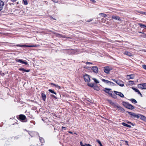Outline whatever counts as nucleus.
<instances>
[{"mask_svg":"<svg viewBox=\"0 0 146 146\" xmlns=\"http://www.w3.org/2000/svg\"><path fill=\"white\" fill-rule=\"evenodd\" d=\"M123 105L126 108L130 110H133L134 109V107L133 106L128 103L124 102Z\"/></svg>","mask_w":146,"mask_h":146,"instance_id":"obj_1","label":"nucleus"},{"mask_svg":"<svg viewBox=\"0 0 146 146\" xmlns=\"http://www.w3.org/2000/svg\"><path fill=\"white\" fill-rule=\"evenodd\" d=\"M128 113L131 115L132 117H135L137 118H139V114H136L134 113L131 112H127Z\"/></svg>","mask_w":146,"mask_h":146,"instance_id":"obj_2","label":"nucleus"},{"mask_svg":"<svg viewBox=\"0 0 146 146\" xmlns=\"http://www.w3.org/2000/svg\"><path fill=\"white\" fill-rule=\"evenodd\" d=\"M102 80L103 82L107 84L113 86L114 85V84L113 82L110 81H109L106 80L104 79H102Z\"/></svg>","mask_w":146,"mask_h":146,"instance_id":"obj_3","label":"nucleus"},{"mask_svg":"<svg viewBox=\"0 0 146 146\" xmlns=\"http://www.w3.org/2000/svg\"><path fill=\"white\" fill-rule=\"evenodd\" d=\"M84 79L86 82H89L90 81V79L88 75L85 74L84 76Z\"/></svg>","mask_w":146,"mask_h":146,"instance_id":"obj_4","label":"nucleus"},{"mask_svg":"<svg viewBox=\"0 0 146 146\" xmlns=\"http://www.w3.org/2000/svg\"><path fill=\"white\" fill-rule=\"evenodd\" d=\"M15 60L17 62H20L21 64H24L25 65L28 64L27 62L25 60V61H24L22 60L17 58Z\"/></svg>","mask_w":146,"mask_h":146,"instance_id":"obj_5","label":"nucleus"},{"mask_svg":"<svg viewBox=\"0 0 146 146\" xmlns=\"http://www.w3.org/2000/svg\"><path fill=\"white\" fill-rule=\"evenodd\" d=\"M138 86L139 88L144 89H146V83H143L139 84L138 85Z\"/></svg>","mask_w":146,"mask_h":146,"instance_id":"obj_6","label":"nucleus"},{"mask_svg":"<svg viewBox=\"0 0 146 146\" xmlns=\"http://www.w3.org/2000/svg\"><path fill=\"white\" fill-rule=\"evenodd\" d=\"M112 69L109 67H105L104 68V71L105 73L108 74L109 73L110 71Z\"/></svg>","mask_w":146,"mask_h":146,"instance_id":"obj_7","label":"nucleus"},{"mask_svg":"<svg viewBox=\"0 0 146 146\" xmlns=\"http://www.w3.org/2000/svg\"><path fill=\"white\" fill-rule=\"evenodd\" d=\"M116 83L120 86L123 87L124 86L123 82L121 80H117Z\"/></svg>","mask_w":146,"mask_h":146,"instance_id":"obj_8","label":"nucleus"},{"mask_svg":"<svg viewBox=\"0 0 146 146\" xmlns=\"http://www.w3.org/2000/svg\"><path fill=\"white\" fill-rule=\"evenodd\" d=\"M114 92L116 95H118L122 98H123L124 97V95L121 92H118L115 91H114Z\"/></svg>","mask_w":146,"mask_h":146,"instance_id":"obj_9","label":"nucleus"},{"mask_svg":"<svg viewBox=\"0 0 146 146\" xmlns=\"http://www.w3.org/2000/svg\"><path fill=\"white\" fill-rule=\"evenodd\" d=\"M92 70L95 73H98V68L97 66H93L92 68Z\"/></svg>","mask_w":146,"mask_h":146,"instance_id":"obj_10","label":"nucleus"},{"mask_svg":"<svg viewBox=\"0 0 146 146\" xmlns=\"http://www.w3.org/2000/svg\"><path fill=\"white\" fill-rule=\"evenodd\" d=\"M114 107L115 108H117V109L119 110H120L122 111H124V109L122 107H120L119 105H114Z\"/></svg>","mask_w":146,"mask_h":146,"instance_id":"obj_11","label":"nucleus"},{"mask_svg":"<svg viewBox=\"0 0 146 146\" xmlns=\"http://www.w3.org/2000/svg\"><path fill=\"white\" fill-rule=\"evenodd\" d=\"M114 107L115 108H117V109L119 110H120L122 111H124V109L122 107H120L119 105H114Z\"/></svg>","mask_w":146,"mask_h":146,"instance_id":"obj_12","label":"nucleus"},{"mask_svg":"<svg viewBox=\"0 0 146 146\" xmlns=\"http://www.w3.org/2000/svg\"><path fill=\"white\" fill-rule=\"evenodd\" d=\"M4 5V2L0 0V11L3 9Z\"/></svg>","mask_w":146,"mask_h":146,"instance_id":"obj_13","label":"nucleus"},{"mask_svg":"<svg viewBox=\"0 0 146 146\" xmlns=\"http://www.w3.org/2000/svg\"><path fill=\"white\" fill-rule=\"evenodd\" d=\"M111 18L112 19H115V20L119 21H121L120 17L118 16L113 15L112 16Z\"/></svg>","mask_w":146,"mask_h":146,"instance_id":"obj_14","label":"nucleus"},{"mask_svg":"<svg viewBox=\"0 0 146 146\" xmlns=\"http://www.w3.org/2000/svg\"><path fill=\"white\" fill-rule=\"evenodd\" d=\"M17 46H20L21 47H33V45H20L19 44H17Z\"/></svg>","mask_w":146,"mask_h":146,"instance_id":"obj_15","label":"nucleus"},{"mask_svg":"<svg viewBox=\"0 0 146 146\" xmlns=\"http://www.w3.org/2000/svg\"><path fill=\"white\" fill-rule=\"evenodd\" d=\"M132 89H133V90L134 91H135V92L138 93V94H139L141 97L142 96V94L140 92V91H139V90H138L137 89L135 88H133V87L132 88Z\"/></svg>","mask_w":146,"mask_h":146,"instance_id":"obj_16","label":"nucleus"},{"mask_svg":"<svg viewBox=\"0 0 146 146\" xmlns=\"http://www.w3.org/2000/svg\"><path fill=\"white\" fill-rule=\"evenodd\" d=\"M123 53L128 56H133V54H132L130 52H128V51H125Z\"/></svg>","mask_w":146,"mask_h":146,"instance_id":"obj_17","label":"nucleus"},{"mask_svg":"<svg viewBox=\"0 0 146 146\" xmlns=\"http://www.w3.org/2000/svg\"><path fill=\"white\" fill-rule=\"evenodd\" d=\"M19 118L20 119L24 120L26 119V117L23 115H19Z\"/></svg>","mask_w":146,"mask_h":146,"instance_id":"obj_18","label":"nucleus"},{"mask_svg":"<svg viewBox=\"0 0 146 146\" xmlns=\"http://www.w3.org/2000/svg\"><path fill=\"white\" fill-rule=\"evenodd\" d=\"M111 90V89L110 88H106L105 90H103L106 93L109 94L111 95V93H110L109 91Z\"/></svg>","mask_w":146,"mask_h":146,"instance_id":"obj_19","label":"nucleus"},{"mask_svg":"<svg viewBox=\"0 0 146 146\" xmlns=\"http://www.w3.org/2000/svg\"><path fill=\"white\" fill-rule=\"evenodd\" d=\"M41 97L42 100L44 101H45L46 98V96L45 94L43 93H42L41 94Z\"/></svg>","mask_w":146,"mask_h":146,"instance_id":"obj_20","label":"nucleus"},{"mask_svg":"<svg viewBox=\"0 0 146 146\" xmlns=\"http://www.w3.org/2000/svg\"><path fill=\"white\" fill-rule=\"evenodd\" d=\"M139 117L143 120L144 121L146 120V117L143 115L139 114Z\"/></svg>","mask_w":146,"mask_h":146,"instance_id":"obj_21","label":"nucleus"},{"mask_svg":"<svg viewBox=\"0 0 146 146\" xmlns=\"http://www.w3.org/2000/svg\"><path fill=\"white\" fill-rule=\"evenodd\" d=\"M50 84L51 85L54 86L55 87L58 88V89H60L61 88L58 85H56L53 83H51Z\"/></svg>","mask_w":146,"mask_h":146,"instance_id":"obj_22","label":"nucleus"},{"mask_svg":"<svg viewBox=\"0 0 146 146\" xmlns=\"http://www.w3.org/2000/svg\"><path fill=\"white\" fill-rule=\"evenodd\" d=\"M133 75H129L127 76V78L128 79L133 78Z\"/></svg>","mask_w":146,"mask_h":146,"instance_id":"obj_23","label":"nucleus"},{"mask_svg":"<svg viewBox=\"0 0 146 146\" xmlns=\"http://www.w3.org/2000/svg\"><path fill=\"white\" fill-rule=\"evenodd\" d=\"M138 25H139L141 28H145L146 29V25L140 23H138Z\"/></svg>","mask_w":146,"mask_h":146,"instance_id":"obj_24","label":"nucleus"},{"mask_svg":"<svg viewBox=\"0 0 146 146\" xmlns=\"http://www.w3.org/2000/svg\"><path fill=\"white\" fill-rule=\"evenodd\" d=\"M122 124L124 126L128 127L129 128H130L131 127V125H128L125 123L123 122L122 123Z\"/></svg>","mask_w":146,"mask_h":146,"instance_id":"obj_25","label":"nucleus"},{"mask_svg":"<svg viewBox=\"0 0 146 146\" xmlns=\"http://www.w3.org/2000/svg\"><path fill=\"white\" fill-rule=\"evenodd\" d=\"M58 36L59 37H63V38H70L69 37H65V36H63V35H60V34H58Z\"/></svg>","mask_w":146,"mask_h":146,"instance_id":"obj_26","label":"nucleus"},{"mask_svg":"<svg viewBox=\"0 0 146 146\" xmlns=\"http://www.w3.org/2000/svg\"><path fill=\"white\" fill-rule=\"evenodd\" d=\"M130 101L132 102V103H137V101L135 100V99H130Z\"/></svg>","mask_w":146,"mask_h":146,"instance_id":"obj_27","label":"nucleus"},{"mask_svg":"<svg viewBox=\"0 0 146 146\" xmlns=\"http://www.w3.org/2000/svg\"><path fill=\"white\" fill-rule=\"evenodd\" d=\"M40 141L42 143H43L44 142V141L43 138L40 137L39 138Z\"/></svg>","mask_w":146,"mask_h":146,"instance_id":"obj_28","label":"nucleus"},{"mask_svg":"<svg viewBox=\"0 0 146 146\" xmlns=\"http://www.w3.org/2000/svg\"><path fill=\"white\" fill-rule=\"evenodd\" d=\"M93 88L94 89L98 91L99 90V88L98 86H94V87H93Z\"/></svg>","mask_w":146,"mask_h":146,"instance_id":"obj_29","label":"nucleus"},{"mask_svg":"<svg viewBox=\"0 0 146 146\" xmlns=\"http://www.w3.org/2000/svg\"><path fill=\"white\" fill-rule=\"evenodd\" d=\"M23 2L24 4L25 5H27L28 4V2L27 0H23Z\"/></svg>","mask_w":146,"mask_h":146,"instance_id":"obj_30","label":"nucleus"},{"mask_svg":"<svg viewBox=\"0 0 146 146\" xmlns=\"http://www.w3.org/2000/svg\"><path fill=\"white\" fill-rule=\"evenodd\" d=\"M88 86L93 87L94 86V85L92 83H88Z\"/></svg>","mask_w":146,"mask_h":146,"instance_id":"obj_31","label":"nucleus"},{"mask_svg":"<svg viewBox=\"0 0 146 146\" xmlns=\"http://www.w3.org/2000/svg\"><path fill=\"white\" fill-rule=\"evenodd\" d=\"M96 141L99 144L100 146H103L102 145L101 142L99 140L97 139L96 140Z\"/></svg>","mask_w":146,"mask_h":146,"instance_id":"obj_32","label":"nucleus"},{"mask_svg":"<svg viewBox=\"0 0 146 146\" xmlns=\"http://www.w3.org/2000/svg\"><path fill=\"white\" fill-rule=\"evenodd\" d=\"M48 91L51 92V93H53V94H56V92H54V91L52 90H51V89H49V90Z\"/></svg>","mask_w":146,"mask_h":146,"instance_id":"obj_33","label":"nucleus"},{"mask_svg":"<svg viewBox=\"0 0 146 146\" xmlns=\"http://www.w3.org/2000/svg\"><path fill=\"white\" fill-rule=\"evenodd\" d=\"M93 79L94 80L95 82L96 83H99V81L96 78H93Z\"/></svg>","mask_w":146,"mask_h":146,"instance_id":"obj_34","label":"nucleus"},{"mask_svg":"<svg viewBox=\"0 0 146 146\" xmlns=\"http://www.w3.org/2000/svg\"><path fill=\"white\" fill-rule=\"evenodd\" d=\"M130 84L133 85L134 84V82L133 81H129V82Z\"/></svg>","mask_w":146,"mask_h":146,"instance_id":"obj_35","label":"nucleus"},{"mask_svg":"<svg viewBox=\"0 0 146 146\" xmlns=\"http://www.w3.org/2000/svg\"><path fill=\"white\" fill-rule=\"evenodd\" d=\"M25 69L23 68H21L19 69V70L21 71H24L25 72Z\"/></svg>","mask_w":146,"mask_h":146,"instance_id":"obj_36","label":"nucleus"},{"mask_svg":"<svg viewBox=\"0 0 146 146\" xmlns=\"http://www.w3.org/2000/svg\"><path fill=\"white\" fill-rule=\"evenodd\" d=\"M110 95L111 96V97H113L114 98H115V97L116 96L115 95L113 94L112 93H111Z\"/></svg>","mask_w":146,"mask_h":146,"instance_id":"obj_37","label":"nucleus"},{"mask_svg":"<svg viewBox=\"0 0 146 146\" xmlns=\"http://www.w3.org/2000/svg\"><path fill=\"white\" fill-rule=\"evenodd\" d=\"M140 13L141 14H142L145 15H146V12H140Z\"/></svg>","mask_w":146,"mask_h":146,"instance_id":"obj_38","label":"nucleus"},{"mask_svg":"<svg viewBox=\"0 0 146 146\" xmlns=\"http://www.w3.org/2000/svg\"><path fill=\"white\" fill-rule=\"evenodd\" d=\"M102 15H103V17H106L107 16V15L105 14L104 13L103 14H102Z\"/></svg>","mask_w":146,"mask_h":146,"instance_id":"obj_39","label":"nucleus"},{"mask_svg":"<svg viewBox=\"0 0 146 146\" xmlns=\"http://www.w3.org/2000/svg\"><path fill=\"white\" fill-rule=\"evenodd\" d=\"M143 68L145 70H146V65H143Z\"/></svg>","mask_w":146,"mask_h":146,"instance_id":"obj_40","label":"nucleus"},{"mask_svg":"<svg viewBox=\"0 0 146 146\" xmlns=\"http://www.w3.org/2000/svg\"><path fill=\"white\" fill-rule=\"evenodd\" d=\"M86 64H92V62H87L86 63Z\"/></svg>","mask_w":146,"mask_h":146,"instance_id":"obj_41","label":"nucleus"},{"mask_svg":"<svg viewBox=\"0 0 146 146\" xmlns=\"http://www.w3.org/2000/svg\"><path fill=\"white\" fill-rule=\"evenodd\" d=\"M127 123H129V124H131V125H133V123H131V122H130L128 121V122H127Z\"/></svg>","mask_w":146,"mask_h":146,"instance_id":"obj_42","label":"nucleus"},{"mask_svg":"<svg viewBox=\"0 0 146 146\" xmlns=\"http://www.w3.org/2000/svg\"><path fill=\"white\" fill-rule=\"evenodd\" d=\"M33 133H36V134L37 133L36 132H31V133H30V135H31V136L32 137H33V136L31 135V134Z\"/></svg>","mask_w":146,"mask_h":146,"instance_id":"obj_43","label":"nucleus"},{"mask_svg":"<svg viewBox=\"0 0 146 146\" xmlns=\"http://www.w3.org/2000/svg\"><path fill=\"white\" fill-rule=\"evenodd\" d=\"M30 71V70H26L25 69V72H29Z\"/></svg>","mask_w":146,"mask_h":146,"instance_id":"obj_44","label":"nucleus"},{"mask_svg":"<svg viewBox=\"0 0 146 146\" xmlns=\"http://www.w3.org/2000/svg\"><path fill=\"white\" fill-rule=\"evenodd\" d=\"M51 96L52 97H53V98H55L56 99L57 98L54 95H51Z\"/></svg>","mask_w":146,"mask_h":146,"instance_id":"obj_45","label":"nucleus"},{"mask_svg":"<svg viewBox=\"0 0 146 146\" xmlns=\"http://www.w3.org/2000/svg\"><path fill=\"white\" fill-rule=\"evenodd\" d=\"M31 123H33L34 125L35 124V122L33 121H31Z\"/></svg>","mask_w":146,"mask_h":146,"instance_id":"obj_46","label":"nucleus"},{"mask_svg":"<svg viewBox=\"0 0 146 146\" xmlns=\"http://www.w3.org/2000/svg\"><path fill=\"white\" fill-rule=\"evenodd\" d=\"M108 101L111 104H114L112 102V101L111 100H108Z\"/></svg>","mask_w":146,"mask_h":146,"instance_id":"obj_47","label":"nucleus"},{"mask_svg":"<svg viewBox=\"0 0 146 146\" xmlns=\"http://www.w3.org/2000/svg\"><path fill=\"white\" fill-rule=\"evenodd\" d=\"M38 46V45H36V44L33 45V47H37Z\"/></svg>","mask_w":146,"mask_h":146,"instance_id":"obj_48","label":"nucleus"},{"mask_svg":"<svg viewBox=\"0 0 146 146\" xmlns=\"http://www.w3.org/2000/svg\"><path fill=\"white\" fill-rule=\"evenodd\" d=\"M0 74L2 76H3L4 75V73H2L1 72H0Z\"/></svg>","mask_w":146,"mask_h":146,"instance_id":"obj_49","label":"nucleus"},{"mask_svg":"<svg viewBox=\"0 0 146 146\" xmlns=\"http://www.w3.org/2000/svg\"><path fill=\"white\" fill-rule=\"evenodd\" d=\"M92 19H90V20H89L87 21L88 22H90L92 21Z\"/></svg>","mask_w":146,"mask_h":146,"instance_id":"obj_50","label":"nucleus"},{"mask_svg":"<svg viewBox=\"0 0 146 146\" xmlns=\"http://www.w3.org/2000/svg\"><path fill=\"white\" fill-rule=\"evenodd\" d=\"M80 145H81V146L83 145H83V144L82 143V141H81L80 142Z\"/></svg>","mask_w":146,"mask_h":146,"instance_id":"obj_51","label":"nucleus"},{"mask_svg":"<svg viewBox=\"0 0 146 146\" xmlns=\"http://www.w3.org/2000/svg\"><path fill=\"white\" fill-rule=\"evenodd\" d=\"M126 144L127 145H129L128 144V142L127 141H125Z\"/></svg>","mask_w":146,"mask_h":146,"instance_id":"obj_52","label":"nucleus"},{"mask_svg":"<svg viewBox=\"0 0 146 146\" xmlns=\"http://www.w3.org/2000/svg\"><path fill=\"white\" fill-rule=\"evenodd\" d=\"M112 80H113L114 82H115L116 83V82L117 81L115 79H112Z\"/></svg>","mask_w":146,"mask_h":146,"instance_id":"obj_53","label":"nucleus"},{"mask_svg":"<svg viewBox=\"0 0 146 146\" xmlns=\"http://www.w3.org/2000/svg\"><path fill=\"white\" fill-rule=\"evenodd\" d=\"M17 0H12L11 1L12 2L14 3Z\"/></svg>","mask_w":146,"mask_h":146,"instance_id":"obj_54","label":"nucleus"},{"mask_svg":"<svg viewBox=\"0 0 146 146\" xmlns=\"http://www.w3.org/2000/svg\"><path fill=\"white\" fill-rule=\"evenodd\" d=\"M143 37L144 38H146V34H145L143 36Z\"/></svg>","mask_w":146,"mask_h":146,"instance_id":"obj_55","label":"nucleus"},{"mask_svg":"<svg viewBox=\"0 0 146 146\" xmlns=\"http://www.w3.org/2000/svg\"><path fill=\"white\" fill-rule=\"evenodd\" d=\"M91 1L94 3L96 2V1L94 0H91Z\"/></svg>","mask_w":146,"mask_h":146,"instance_id":"obj_56","label":"nucleus"},{"mask_svg":"<svg viewBox=\"0 0 146 146\" xmlns=\"http://www.w3.org/2000/svg\"><path fill=\"white\" fill-rule=\"evenodd\" d=\"M104 13H100L99 15H102L103 16V15H102V14H103Z\"/></svg>","mask_w":146,"mask_h":146,"instance_id":"obj_57","label":"nucleus"},{"mask_svg":"<svg viewBox=\"0 0 146 146\" xmlns=\"http://www.w3.org/2000/svg\"><path fill=\"white\" fill-rule=\"evenodd\" d=\"M104 13H100L99 15H102L103 16V15H102V14H103Z\"/></svg>","mask_w":146,"mask_h":146,"instance_id":"obj_58","label":"nucleus"},{"mask_svg":"<svg viewBox=\"0 0 146 146\" xmlns=\"http://www.w3.org/2000/svg\"><path fill=\"white\" fill-rule=\"evenodd\" d=\"M139 33H142V34L144 33L143 32H139Z\"/></svg>","mask_w":146,"mask_h":146,"instance_id":"obj_59","label":"nucleus"},{"mask_svg":"<svg viewBox=\"0 0 146 146\" xmlns=\"http://www.w3.org/2000/svg\"><path fill=\"white\" fill-rule=\"evenodd\" d=\"M65 128H65V127H63V126H62V129H65Z\"/></svg>","mask_w":146,"mask_h":146,"instance_id":"obj_60","label":"nucleus"},{"mask_svg":"<svg viewBox=\"0 0 146 146\" xmlns=\"http://www.w3.org/2000/svg\"><path fill=\"white\" fill-rule=\"evenodd\" d=\"M92 146L91 145H90V144H88V146Z\"/></svg>","mask_w":146,"mask_h":146,"instance_id":"obj_61","label":"nucleus"},{"mask_svg":"<svg viewBox=\"0 0 146 146\" xmlns=\"http://www.w3.org/2000/svg\"><path fill=\"white\" fill-rule=\"evenodd\" d=\"M85 145V146H88V144H86V143H85V145Z\"/></svg>","mask_w":146,"mask_h":146,"instance_id":"obj_62","label":"nucleus"},{"mask_svg":"<svg viewBox=\"0 0 146 146\" xmlns=\"http://www.w3.org/2000/svg\"><path fill=\"white\" fill-rule=\"evenodd\" d=\"M85 145V146H88V144H86V143H85V145Z\"/></svg>","mask_w":146,"mask_h":146,"instance_id":"obj_63","label":"nucleus"},{"mask_svg":"<svg viewBox=\"0 0 146 146\" xmlns=\"http://www.w3.org/2000/svg\"><path fill=\"white\" fill-rule=\"evenodd\" d=\"M69 132L71 134L72 133V132L71 131H69Z\"/></svg>","mask_w":146,"mask_h":146,"instance_id":"obj_64","label":"nucleus"}]
</instances>
